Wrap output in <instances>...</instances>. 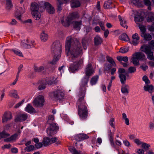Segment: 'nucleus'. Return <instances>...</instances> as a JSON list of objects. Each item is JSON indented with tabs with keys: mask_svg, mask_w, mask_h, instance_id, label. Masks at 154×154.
<instances>
[{
	"mask_svg": "<svg viewBox=\"0 0 154 154\" xmlns=\"http://www.w3.org/2000/svg\"><path fill=\"white\" fill-rule=\"evenodd\" d=\"M65 50L66 54L69 55L73 62L70 65L69 70L72 72H74L83 65V60L82 58L77 59L83 54L81 44L77 38L69 36L66 39Z\"/></svg>",
	"mask_w": 154,
	"mask_h": 154,
	"instance_id": "nucleus-1",
	"label": "nucleus"
},
{
	"mask_svg": "<svg viewBox=\"0 0 154 154\" xmlns=\"http://www.w3.org/2000/svg\"><path fill=\"white\" fill-rule=\"evenodd\" d=\"M85 93V90L80 92L78 95L79 98L76 103L78 114L80 118L82 120L86 119L88 116V105L84 99Z\"/></svg>",
	"mask_w": 154,
	"mask_h": 154,
	"instance_id": "nucleus-2",
	"label": "nucleus"
},
{
	"mask_svg": "<svg viewBox=\"0 0 154 154\" xmlns=\"http://www.w3.org/2000/svg\"><path fill=\"white\" fill-rule=\"evenodd\" d=\"M52 53L54 54L53 60L50 62V63L55 64L60 57L61 53V44L58 41L55 42L52 44L51 47Z\"/></svg>",
	"mask_w": 154,
	"mask_h": 154,
	"instance_id": "nucleus-3",
	"label": "nucleus"
},
{
	"mask_svg": "<svg viewBox=\"0 0 154 154\" xmlns=\"http://www.w3.org/2000/svg\"><path fill=\"white\" fill-rule=\"evenodd\" d=\"M79 17V15L77 12H74L70 13L69 15L67 17L65 21H61L62 25L65 27H68L72 23V21L74 20L78 19Z\"/></svg>",
	"mask_w": 154,
	"mask_h": 154,
	"instance_id": "nucleus-4",
	"label": "nucleus"
},
{
	"mask_svg": "<svg viewBox=\"0 0 154 154\" xmlns=\"http://www.w3.org/2000/svg\"><path fill=\"white\" fill-rule=\"evenodd\" d=\"M64 96L63 92L60 90H57L50 94V98L54 100L62 99Z\"/></svg>",
	"mask_w": 154,
	"mask_h": 154,
	"instance_id": "nucleus-5",
	"label": "nucleus"
},
{
	"mask_svg": "<svg viewBox=\"0 0 154 154\" xmlns=\"http://www.w3.org/2000/svg\"><path fill=\"white\" fill-rule=\"evenodd\" d=\"M45 102L43 96L39 95L35 98L32 102L33 105L37 107H42L44 105Z\"/></svg>",
	"mask_w": 154,
	"mask_h": 154,
	"instance_id": "nucleus-6",
	"label": "nucleus"
},
{
	"mask_svg": "<svg viewBox=\"0 0 154 154\" xmlns=\"http://www.w3.org/2000/svg\"><path fill=\"white\" fill-rule=\"evenodd\" d=\"M118 72L121 83L123 85L124 84L126 80L125 69L123 68H119Z\"/></svg>",
	"mask_w": 154,
	"mask_h": 154,
	"instance_id": "nucleus-7",
	"label": "nucleus"
},
{
	"mask_svg": "<svg viewBox=\"0 0 154 154\" xmlns=\"http://www.w3.org/2000/svg\"><path fill=\"white\" fill-rule=\"evenodd\" d=\"M13 118L11 112L10 111L5 112L2 116V122L3 123H6L11 120Z\"/></svg>",
	"mask_w": 154,
	"mask_h": 154,
	"instance_id": "nucleus-8",
	"label": "nucleus"
},
{
	"mask_svg": "<svg viewBox=\"0 0 154 154\" xmlns=\"http://www.w3.org/2000/svg\"><path fill=\"white\" fill-rule=\"evenodd\" d=\"M43 10L45 8L49 14H53L54 13L55 9L52 5L48 2H43Z\"/></svg>",
	"mask_w": 154,
	"mask_h": 154,
	"instance_id": "nucleus-9",
	"label": "nucleus"
},
{
	"mask_svg": "<svg viewBox=\"0 0 154 154\" xmlns=\"http://www.w3.org/2000/svg\"><path fill=\"white\" fill-rule=\"evenodd\" d=\"M43 5V2H41L38 5L37 3L36 2H34L31 5V10L32 12H35L38 11V10L40 11H43V9H42V7Z\"/></svg>",
	"mask_w": 154,
	"mask_h": 154,
	"instance_id": "nucleus-10",
	"label": "nucleus"
},
{
	"mask_svg": "<svg viewBox=\"0 0 154 154\" xmlns=\"http://www.w3.org/2000/svg\"><path fill=\"white\" fill-rule=\"evenodd\" d=\"M35 45L34 41L30 40H26L22 41L21 46L24 48H30L34 47Z\"/></svg>",
	"mask_w": 154,
	"mask_h": 154,
	"instance_id": "nucleus-11",
	"label": "nucleus"
},
{
	"mask_svg": "<svg viewBox=\"0 0 154 154\" xmlns=\"http://www.w3.org/2000/svg\"><path fill=\"white\" fill-rule=\"evenodd\" d=\"M85 72L86 75L89 77L94 74V70L91 63H88L86 66Z\"/></svg>",
	"mask_w": 154,
	"mask_h": 154,
	"instance_id": "nucleus-12",
	"label": "nucleus"
},
{
	"mask_svg": "<svg viewBox=\"0 0 154 154\" xmlns=\"http://www.w3.org/2000/svg\"><path fill=\"white\" fill-rule=\"evenodd\" d=\"M25 10L24 7H18L17 8L15 13V16L18 20H21V15L24 12Z\"/></svg>",
	"mask_w": 154,
	"mask_h": 154,
	"instance_id": "nucleus-13",
	"label": "nucleus"
},
{
	"mask_svg": "<svg viewBox=\"0 0 154 154\" xmlns=\"http://www.w3.org/2000/svg\"><path fill=\"white\" fill-rule=\"evenodd\" d=\"M28 118V115L26 113H21L17 115L15 119L16 122H21L26 120Z\"/></svg>",
	"mask_w": 154,
	"mask_h": 154,
	"instance_id": "nucleus-14",
	"label": "nucleus"
},
{
	"mask_svg": "<svg viewBox=\"0 0 154 154\" xmlns=\"http://www.w3.org/2000/svg\"><path fill=\"white\" fill-rule=\"evenodd\" d=\"M54 82L50 81L48 82H45L43 80L40 82V84L38 87V89L39 90L44 89L46 88L45 85H52Z\"/></svg>",
	"mask_w": 154,
	"mask_h": 154,
	"instance_id": "nucleus-15",
	"label": "nucleus"
},
{
	"mask_svg": "<svg viewBox=\"0 0 154 154\" xmlns=\"http://www.w3.org/2000/svg\"><path fill=\"white\" fill-rule=\"evenodd\" d=\"M132 40L131 43L134 45H137L139 42L140 37L138 34L135 33L132 36Z\"/></svg>",
	"mask_w": 154,
	"mask_h": 154,
	"instance_id": "nucleus-16",
	"label": "nucleus"
},
{
	"mask_svg": "<svg viewBox=\"0 0 154 154\" xmlns=\"http://www.w3.org/2000/svg\"><path fill=\"white\" fill-rule=\"evenodd\" d=\"M72 23L73 24V28L77 30H79L80 29L82 24L81 20L79 21H74L72 22Z\"/></svg>",
	"mask_w": 154,
	"mask_h": 154,
	"instance_id": "nucleus-17",
	"label": "nucleus"
},
{
	"mask_svg": "<svg viewBox=\"0 0 154 154\" xmlns=\"http://www.w3.org/2000/svg\"><path fill=\"white\" fill-rule=\"evenodd\" d=\"M118 17L120 25L124 28L127 29L128 26L127 25V21L124 18H122L120 15H119Z\"/></svg>",
	"mask_w": 154,
	"mask_h": 154,
	"instance_id": "nucleus-18",
	"label": "nucleus"
},
{
	"mask_svg": "<svg viewBox=\"0 0 154 154\" xmlns=\"http://www.w3.org/2000/svg\"><path fill=\"white\" fill-rule=\"evenodd\" d=\"M115 5L111 0H109L105 2L103 5L104 8L106 9L112 8Z\"/></svg>",
	"mask_w": 154,
	"mask_h": 154,
	"instance_id": "nucleus-19",
	"label": "nucleus"
},
{
	"mask_svg": "<svg viewBox=\"0 0 154 154\" xmlns=\"http://www.w3.org/2000/svg\"><path fill=\"white\" fill-rule=\"evenodd\" d=\"M140 49L142 51L145 52L146 54L151 51V47L149 45H144L141 47Z\"/></svg>",
	"mask_w": 154,
	"mask_h": 154,
	"instance_id": "nucleus-20",
	"label": "nucleus"
},
{
	"mask_svg": "<svg viewBox=\"0 0 154 154\" xmlns=\"http://www.w3.org/2000/svg\"><path fill=\"white\" fill-rule=\"evenodd\" d=\"M134 54V56L136 57L140 60H145V56L144 54L142 52H136Z\"/></svg>",
	"mask_w": 154,
	"mask_h": 154,
	"instance_id": "nucleus-21",
	"label": "nucleus"
},
{
	"mask_svg": "<svg viewBox=\"0 0 154 154\" xmlns=\"http://www.w3.org/2000/svg\"><path fill=\"white\" fill-rule=\"evenodd\" d=\"M25 110L30 113H35L36 111L35 109L30 104H28L25 108Z\"/></svg>",
	"mask_w": 154,
	"mask_h": 154,
	"instance_id": "nucleus-22",
	"label": "nucleus"
},
{
	"mask_svg": "<svg viewBox=\"0 0 154 154\" xmlns=\"http://www.w3.org/2000/svg\"><path fill=\"white\" fill-rule=\"evenodd\" d=\"M129 87L128 85L124 84L121 87V92L122 93L127 95L129 93Z\"/></svg>",
	"mask_w": 154,
	"mask_h": 154,
	"instance_id": "nucleus-23",
	"label": "nucleus"
},
{
	"mask_svg": "<svg viewBox=\"0 0 154 154\" xmlns=\"http://www.w3.org/2000/svg\"><path fill=\"white\" fill-rule=\"evenodd\" d=\"M103 42L102 39L99 35H97L94 38V43L96 46L100 45Z\"/></svg>",
	"mask_w": 154,
	"mask_h": 154,
	"instance_id": "nucleus-24",
	"label": "nucleus"
},
{
	"mask_svg": "<svg viewBox=\"0 0 154 154\" xmlns=\"http://www.w3.org/2000/svg\"><path fill=\"white\" fill-rule=\"evenodd\" d=\"M71 5L72 8L79 7L80 5V2L77 0H71Z\"/></svg>",
	"mask_w": 154,
	"mask_h": 154,
	"instance_id": "nucleus-25",
	"label": "nucleus"
},
{
	"mask_svg": "<svg viewBox=\"0 0 154 154\" xmlns=\"http://www.w3.org/2000/svg\"><path fill=\"white\" fill-rule=\"evenodd\" d=\"M17 136L18 134H15L10 137L4 139V141L5 142H7L14 141L16 140Z\"/></svg>",
	"mask_w": 154,
	"mask_h": 154,
	"instance_id": "nucleus-26",
	"label": "nucleus"
},
{
	"mask_svg": "<svg viewBox=\"0 0 154 154\" xmlns=\"http://www.w3.org/2000/svg\"><path fill=\"white\" fill-rule=\"evenodd\" d=\"M148 17L147 18V21L148 22H151L154 20V12H149L148 14Z\"/></svg>",
	"mask_w": 154,
	"mask_h": 154,
	"instance_id": "nucleus-27",
	"label": "nucleus"
},
{
	"mask_svg": "<svg viewBox=\"0 0 154 154\" xmlns=\"http://www.w3.org/2000/svg\"><path fill=\"white\" fill-rule=\"evenodd\" d=\"M32 15L35 20H38L41 17V13L39 11L35 12H32Z\"/></svg>",
	"mask_w": 154,
	"mask_h": 154,
	"instance_id": "nucleus-28",
	"label": "nucleus"
},
{
	"mask_svg": "<svg viewBox=\"0 0 154 154\" xmlns=\"http://www.w3.org/2000/svg\"><path fill=\"white\" fill-rule=\"evenodd\" d=\"M139 60H140L136 57L134 56V54H133L131 59V62L135 66H137L139 64Z\"/></svg>",
	"mask_w": 154,
	"mask_h": 154,
	"instance_id": "nucleus-29",
	"label": "nucleus"
},
{
	"mask_svg": "<svg viewBox=\"0 0 154 154\" xmlns=\"http://www.w3.org/2000/svg\"><path fill=\"white\" fill-rule=\"evenodd\" d=\"M47 68V66H41L39 67L35 66L34 69L36 72H40L44 70L45 69Z\"/></svg>",
	"mask_w": 154,
	"mask_h": 154,
	"instance_id": "nucleus-30",
	"label": "nucleus"
},
{
	"mask_svg": "<svg viewBox=\"0 0 154 154\" xmlns=\"http://www.w3.org/2000/svg\"><path fill=\"white\" fill-rule=\"evenodd\" d=\"M9 96L11 97L17 98L18 97L17 91L15 90L10 91L9 93Z\"/></svg>",
	"mask_w": 154,
	"mask_h": 154,
	"instance_id": "nucleus-31",
	"label": "nucleus"
},
{
	"mask_svg": "<svg viewBox=\"0 0 154 154\" xmlns=\"http://www.w3.org/2000/svg\"><path fill=\"white\" fill-rule=\"evenodd\" d=\"M40 38L42 41L45 42L48 38V35L44 32H43L41 34Z\"/></svg>",
	"mask_w": 154,
	"mask_h": 154,
	"instance_id": "nucleus-32",
	"label": "nucleus"
},
{
	"mask_svg": "<svg viewBox=\"0 0 154 154\" xmlns=\"http://www.w3.org/2000/svg\"><path fill=\"white\" fill-rule=\"evenodd\" d=\"M51 128H48L47 129V132L49 136L54 135L56 133V131L54 130L55 129H51Z\"/></svg>",
	"mask_w": 154,
	"mask_h": 154,
	"instance_id": "nucleus-33",
	"label": "nucleus"
},
{
	"mask_svg": "<svg viewBox=\"0 0 154 154\" xmlns=\"http://www.w3.org/2000/svg\"><path fill=\"white\" fill-rule=\"evenodd\" d=\"M143 88L144 90L148 91L150 93H152L154 89L153 86L152 85L145 86Z\"/></svg>",
	"mask_w": 154,
	"mask_h": 154,
	"instance_id": "nucleus-34",
	"label": "nucleus"
},
{
	"mask_svg": "<svg viewBox=\"0 0 154 154\" xmlns=\"http://www.w3.org/2000/svg\"><path fill=\"white\" fill-rule=\"evenodd\" d=\"M42 142L44 146H47L51 144L50 140L48 137L44 138Z\"/></svg>",
	"mask_w": 154,
	"mask_h": 154,
	"instance_id": "nucleus-35",
	"label": "nucleus"
},
{
	"mask_svg": "<svg viewBox=\"0 0 154 154\" xmlns=\"http://www.w3.org/2000/svg\"><path fill=\"white\" fill-rule=\"evenodd\" d=\"M51 144L52 143H55L57 145L60 144L61 142L59 141L57 138L56 137H54L52 138L50 140Z\"/></svg>",
	"mask_w": 154,
	"mask_h": 154,
	"instance_id": "nucleus-36",
	"label": "nucleus"
},
{
	"mask_svg": "<svg viewBox=\"0 0 154 154\" xmlns=\"http://www.w3.org/2000/svg\"><path fill=\"white\" fill-rule=\"evenodd\" d=\"M99 78V77L98 75H95L94 76H93L92 79H91V81H90V83L92 85H95L98 80Z\"/></svg>",
	"mask_w": 154,
	"mask_h": 154,
	"instance_id": "nucleus-37",
	"label": "nucleus"
},
{
	"mask_svg": "<svg viewBox=\"0 0 154 154\" xmlns=\"http://www.w3.org/2000/svg\"><path fill=\"white\" fill-rule=\"evenodd\" d=\"M144 19L143 17L140 16H138L134 17V20L137 24L142 22Z\"/></svg>",
	"mask_w": 154,
	"mask_h": 154,
	"instance_id": "nucleus-38",
	"label": "nucleus"
},
{
	"mask_svg": "<svg viewBox=\"0 0 154 154\" xmlns=\"http://www.w3.org/2000/svg\"><path fill=\"white\" fill-rule=\"evenodd\" d=\"M6 8L8 11H10L12 8V5L11 0H6Z\"/></svg>",
	"mask_w": 154,
	"mask_h": 154,
	"instance_id": "nucleus-39",
	"label": "nucleus"
},
{
	"mask_svg": "<svg viewBox=\"0 0 154 154\" xmlns=\"http://www.w3.org/2000/svg\"><path fill=\"white\" fill-rule=\"evenodd\" d=\"M119 38L122 40L125 41H127L128 40V38L125 33H123L119 37Z\"/></svg>",
	"mask_w": 154,
	"mask_h": 154,
	"instance_id": "nucleus-40",
	"label": "nucleus"
},
{
	"mask_svg": "<svg viewBox=\"0 0 154 154\" xmlns=\"http://www.w3.org/2000/svg\"><path fill=\"white\" fill-rule=\"evenodd\" d=\"M106 57L108 62H109L113 66H116V64L115 63L112 57L109 56H107Z\"/></svg>",
	"mask_w": 154,
	"mask_h": 154,
	"instance_id": "nucleus-41",
	"label": "nucleus"
},
{
	"mask_svg": "<svg viewBox=\"0 0 154 154\" xmlns=\"http://www.w3.org/2000/svg\"><path fill=\"white\" fill-rule=\"evenodd\" d=\"M10 136V134L6 133L5 130L2 132H0V139L2 138H5Z\"/></svg>",
	"mask_w": 154,
	"mask_h": 154,
	"instance_id": "nucleus-42",
	"label": "nucleus"
},
{
	"mask_svg": "<svg viewBox=\"0 0 154 154\" xmlns=\"http://www.w3.org/2000/svg\"><path fill=\"white\" fill-rule=\"evenodd\" d=\"M141 36L143 37L146 40H150L152 39V37L151 35L149 34L145 33L143 34H141Z\"/></svg>",
	"mask_w": 154,
	"mask_h": 154,
	"instance_id": "nucleus-43",
	"label": "nucleus"
},
{
	"mask_svg": "<svg viewBox=\"0 0 154 154\" xmlns=\"http://www.w3.org/2000/svg\"><path fill=\"white\" fill-rule=\"evenodd\" d=\"M57 0L58 2V4L57 5V11L58 12L60 13L62 10L61 5L63 4V3L62 1H61V0Z\"/></svg>",
	"mask_w": 154,
	"mask_h": 154,
	"instance_id": "nucleus-44",
	"label": "nucleus"
},
{
	"mask_svg": "<svg viewBox=\"0 0 154 154\" xmlns=\"http://www.w3.org/2000/svg\"><path fill=\"white\" fill-rule=\"evenodd\" d=\"M139 27L141 32V34H143L145 33L146 30L145 26H144L140 24L139 26Z\"/></svg>",
	"mask_w": 154,
	"mask_h": 154,
	"instance_id": "nucleus-45",
	"label": "nucleus"
},
{
	"mask_svg": "<svg viewBox=\"0 0 154 154\" xmlns=\"http://www.w3.org/2000/svg\"><path fill=\"white\" fill-rule=\"evenodd\" d=\"M34 146L33 145H30L29 146H26L25 148V150L27 152H30L34 150Z\"/></svg>",
	"mask_w": 154,
	"mask_h": 154,
	"instance_id": "nucleus-46",
	"label": "nucleus"
},
{
	"mask_svg": "<svg viewBox=\"0 0 154 154\" xmlns=\"http://www.w3.org/2000/svg\"><path fill=\"white\" fill-rule=\"evenodd\" d=\"M111 68V66L109 64H105L103 68L104 71L105 72L109 70Z\"/></svg>",
	"mask_w": 154,
	"mask_h": 154,
	"instance_id": "nucleus-47",
	"label": "nucleus"
},
{
	"mask_svg": "<svg viewBox=\"0 0 154 154\" xmlns=\"http://www.w3.org/2000/svg\"><path fill=\"white\" fill-rule=\"evenodd\" d=\"M89 77L87 76L85 77H84L82 80V85L84 86H85L86 85L88 81Z\"/></svg>",
	"mask_w": 154,
	"mask_h": 154,
	"instance_id": "nucleus-48",
	"label": "nucleus"
},
{
	"mask_svg": "<svg viewBox=\"0 0 154 154\" xmlns=\"http://www.w3.org/2000/svg\"><path fill=\"white\" fill-rule=\"evenodd\" d=\"M12 50L17 55L20 57L23 56L22 53L19 50L12 49Z\"/></svg>",
	"mask_w": 154,
	"mask_h": 154,
	"instance_id": "nucleus-49",
	"label": "nucleus"
},
{
	"mask_svg": "<svg viewBox=\"0 0 154 154\" xmlns=\"http://www.w3.org/2000/svg\"><path fill=\"white\" fill-rule=\"evenodd\" d=\"M49 128H51V129H55L54 130L55 131L59 129L58 127L56 125L55 123H53L51 124H50V125L49 127Z\"/></svg>",
	"mask_w": 154,
	"mask_h": 154,
	"instance_id": "nucleus-50",
	"label": "nucleus"
},
{
	"mask_svg": "<svg viewBox=\"0 0 154 154\" xmlns=\"http://www.w3.org/2000/svg\"><path fill=\"white\" fill-rule=\"evenodd\" d=\"M128 51V48H127L122 47L120 48L119 52L122 53H125Z\"/></svg>",
	"mask_w": 154,
	"mask_h": 154,
	"instance_id": "nucleus-51",
	"label": "nucleus"
},
{
	"mask_svg": "<svg viewBox=\"0 0 154 154\" xmlns=\"http://www.w3.org/2000/svg\"><path fill=\"white\" fill-rule=\"evenodd\" d=\"M147 58L150 60H154V57L153 56V53L151 51L146 54Z\"/></svg>",
	"mask_w": 154,
	"mask_h": 154,
	"instance_id": "nucleus-52",
	"label": "nucleus"
},
{
	"mask_svg": "<svg viewBox=\"0 0 154 154\" xmlns=\"http://www.w3.org/2000/svg\"><path fill=\"white\" fill-rule=\"evenodd\" d=\"M128 70L130 73H134L136 72V69L135 67L131 66L128 68Z\"/></svg>",
	"mask_w": 154,
	"mask_h": 154,
	"instance_id": "nucleus-53",
	"label": "nucleus"
},
{
	"mask_svg": "<svg viewBox=\"0 0 154 154\" xmlns=\"http://www.w3.org/2000/svg\"><path fill=\"white\" fill-rule=\"evenodd\" d=\"M143 80L145 82L146 84H149L150 83V81L146 76H143Z\"/></svg>",
	"mask_w": 154,
	"mask_h": 154,
	"instance_id": "nucleus-54",
	"label": "nucleus"
},
{
	"mask_svg": "<svg viewBox=\"0 0 154 154\" xmlns=\"http://www.w3.org/2000/svg\"><path fill=\"white\" fill-rule=\"evenodd\" d=\"M82 137L81 136V134H77L75 136L74 138L75 140L78 141H82Z\"/></svg>",
	"mask_w": 154,
	"mask_h": 154,
	"instance_id": "nucleus-55",
	"label": "nucleus"
},
{
	"mask_svg": "<svg viewBox=\"0 0 154 154\" xmlns=\"http://www.w3.org/2000/svg\"><path fill=\"white\" fill-rule=\"evenodd\" d=\"M54 116L53 115L50 116H48L47 122L50 123V122L54 121Z\"/></svg>",
	"mask_w": 154,
	"mask_h": 154,
	"instance_id": "nucleus-56",
	"label": "nucleus"
},
{
	"mask_svg": "<svg viewBox=\"0 0 154 154\" xmlns=\"http://www.w3.org/2000/svg\"><path fill=\"white\" fill-rule=\"evenodd\" d=\"M150 146V145L146 143H142V147L145 149H148Z\"/></svg>",
	"mask_w": 154,
	"mask_h": 154,
	"instance_id": "nucleus-57",
	"label": "nucleus"
},
{
	"mask_svg": "<svg viewBox=\"0 0 154 154\" xmlns=\"http://www.w3.org/2000/svg\"><path fill=\"white\" fill-rule=\"evenodd\" d=\"M24 100L23 99L22 101L20 102H19L18 103L16 104L14 106V108H18L21 105L23 104L24 102Z\"/></svg>",
	"mask_w": 154,
	"mask_h": 154,
	"instance_id": "nucleus-58",
	"label": "nucleus"
},
{
	"mask_svg": "<svg viewBox=\"0 0 154 154\" xmlns=\"http://www.w3.org/2000/svg\"><path fill=\"white\" fill-rule=\"evenodd\" d=\"M69 149L73 154H74L77 151L75 148L72 146L70 147L69 148Z\"/></svg>",
	"mask_w": 154,
	"mask_h": 154,
	"instance_id": "nucleus-59",
	"label": "nucleus"
},
{
	"mask_svg": "<svg viewBox=\"0 0 154 154\" xmlns=\"http://www.w3.org/2000/svg\"><path fill=\"white\" fill-rule=\"evenodd\" d=\"M114 122V119L113 118H112L110 119L109 122V124L110 126L113 127L114 128H115V126L114 125L113 122Z\"/></svg>",
	"mask_w": 154,
	"mask_h": 154,
	"instance_id": "nucleus-60",
	"label": "nucleus"
},
{
	"mask_svg": "<svg viewBox=\"0 0 154 154\" xmlns=\"http://www.w3.org/2000/svg\"><path fill=\"white\" fill-rule=\"evenodd\" d=\"M81 136L82 137L81 138L82 140L87 139L89 138L88 136L86 134H81Z\"/></svg>",
	"mask_w": 154,
	"mask_h": 154,
	"instance_id": "nucleus-61",
	"label": "nucleus"
},
{
	"mask_svg": "<svg viewBox=\"0 0 154 154\" xmlns=\"http://www.w3.org/2000/svg\"><path fill=\"white\" fill-rule=\"evenodd\" d=\"M109 139L112 146L116 148V149H117L116 147V146L115 145L114 143V142L113 141V138H109Z\"/></svg>",
	"mask_w": 154,
	"mask_h": 154,
	"instance_id": "nucleus-62",
	"label": "nucleus"
},
{
	"mask_svg": "<svg viewBox=\"0 0 154 154\" xmlns=\"http://www.w3.org/2000/svg\"><path fill=\"white\" fill-rule=\"evenodd\" d=\"M17 21L14 19H12L11 21L9 23L11 25H15L17 23Z\"/></svg>",
	"mask_w": 154,
	"mask_h": 154,
	"instance_id": "nucleus-63",
	"label": "nucleus"
},
{
	"mask_svg": "<svg viewBox=\"0 0 154 154\" xmlns=\"http://www.w3.org/2000/svg\"><path fill=\"white\" fill-rule=\"evenodd\" d=\"M43 145V143L40 142L36 143L35 144V146L37 148H40Z\"/></svg>",
	"mask_w": 154,
	"mask_h": 154,
	"instance_id": "nucleus-64",
	"label": "nucleus"
}]
</instances>
